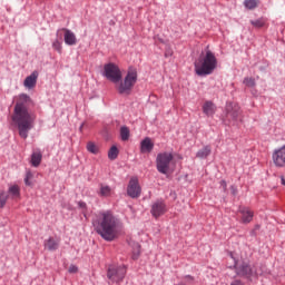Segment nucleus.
Segmentation results:
<instances>
[{
  "instance_id": "nucleus-1",
  "label": "nucleus",
  "mask_w": 285,
  "mask_h": 285,
  "mask_svg": "<svg viewBox=\"0 0 285 285\" xmlns=\"http://www.w3.org/2000/svg\"><path fill=\"white\" fill-rule=\"evenodd\" d=\"M96 233L105 242H115L121 234V220L112 215L111 212L99 213L92 222Z\"/></svg>"
},
{
  "instance_id": "nucleus-2",
  "label": "nucleus",
  "mask_w": 285,
  "mask_h": 285,
  "mask_svg": "<svg viewBox=\"0 0 285 285\" xmlns=\"http://www.w3.org/2000/svg\"><path fill=\"white\" fill-rule=\"evenodd\" d=\"M29 100L30 97H28V95H20L12 116V121L17 124L19 135L22 139L28 137V132H30V130H32V126H35V115H32V112L28 110V107H26V102Z\"/></svg>"
},
{
  "instance_id": "nucleus-3",
  "label": "nucleus",
  "mask_w": 285,
  "mask_h": 285,
  "mask_svg": "<svg viewBox=\"0 0 285 285\" xmlns=\"http://www.w3.org/2000/svg\"><path fill=\"white\" fill-rule=\"evenodd\" d=\"M195 72L198 77L213 75L217 69V57L209 49L203 51L194 63Z\"/></svg>"
},
{
  "instance_id": "nucleus-4",
  "label": "nucleus",
  "mask_w": 285,
  "mask_h": 285,
  "mask_svg": "<svg viewBox=\"0 0 285 285\" xmlns=\"http://www.w3.org/2000/svg\"><path fill=\"white\" fill-rule=\"evenodd\" d=\"M229 257L230 259H234V268L238 277H243L244 279H252V277L264 275V267L252 265L248 261L235 259L233 254H230Z\"/></svg>"
},
{
  "instance_id": "nucleus-5",
  "label": "nucleus",
  "mask_w": 285,
  "mask_h": 285,
  "mask_svg": "<svg viewBox=\"0 0 285 285\" xmlns=\"http://www.w3.org/2000/svg\"><path fill=\"white\" fill-rule=\"evenodd\" d=\"M135 83H137V70L129 69L124 81L118 85L117 90L120 95H130Z\"/></svg>"
},
{
  "instance_id": "nucleus-6",
  "label": "nucleus",
  "mask_w": 285,
  "mask_h": 285,
  "mask_svg": "<svg viewBox=\"0 0 285 285\" xmlns=\"http://www.w3.org/2000/svg\"><path fill=\"white\" fill-rule=\"evenodd\" d=\"M173 164L171 153H160L156 158V168L161 175H168L170 173V165Z\"/></svg>"
},
{
  "instance_id": "nucleus-7",
  "label": "nucleus",
  "mask_w": 285,
  "mask_h": 285,
  "mask_svg": "<svg viewBox=\"0 0 285 285\" xmlns=\"http://www.w3.org/2000/svg\"><path fill=\"white\" fill-rule=\"evenodd\" d=\"M126 265H110L107 272V277L110 282H114V284H121L126 277Z\"/></svg>"
},
{
  "instance_id": "nucleus-8",
  "label": "nucleus",
  "mask_w": 285,
  "mask_h": 285,
  "mask_svg": "<svg viewBox=\"0 0 285 285\" xmlns=\"http://www.w3.org/2000/svg\"><path fill=\"white\" fill-rule=\"evenodd\" d=\"M104 76L112 83H119L121 81V70L112 62L105 65Z\"/></svg>"
},
{
  "instance_id": "nucleus-9",
  "label": "nucleus",
  "mask_w": 285,
  "mask_h": 285,
  "mask_svg": "<svg viewBox=\"0 0 285 285\" xmlns=\"http://www.w3.org/2000/svg\"><path fill=\"white\" fill-rule=\"evenodd\" d=\"M272 159L276 168H285V145L273 151Z\"/></svg>"
},
{
  "instance_id": "nucleus-10",
  "label": "nucleus",
  "mask_w": 285,
  "mask_h": 285,
  "mask_svg": "<svg viewBox=\"0 0 285 285\" xmlns=\"http://www.w3.org/2000/svg\"><path fill=\"white\" fill-rule=\"evenodd\" d=\"M127 194L132 199H137L141 195V186H139V179L131 178L127 187Z\"/></svg>"
},
{
  "instance_id": "nucleus-11",
  "label": "nucleus",
  "mask_w": 285,
  "mask_h": 285,
  "mask_svg": "<svg viewBox=\"0 0 285 285\" xmlns=\"http://www.w3.org/2000/svg\"><path fill=\"white\" fill-rule=\"evenodd\" d=\"M167 212H168V208L166 207V203H164L163 200H156L151 205L150 213L153 217H155V219H158V217H161V215H166Z\"/></svg>"
},
{
  "instance_id": "nucleus-12",
  "label": "nucleus",
  "mask_w": 285,
  "mask_h": 285,
  "mask_svg": "<svg viewBox=\"0 0 285 285\" xmlns=\"http://www.w3.org/2000/svg\"><path fill=\"white\" fill-rule=\"evenodd\" d=\"M226 112H227V118L234 119V120H237V117H239V115H242L239 105H237L235 102H228L226 105Z\"/></svg>"
},
{
  "instance_id": "nucleus-13",
  "label": "nucleus",
  "mask_w": 285,
  "mask_h": 285,
  "mask_svg": "<svg viewBox=\"0 0 285 285\" xmlns=\"http://www.w3.org/2000/svg\"><path fill=\"white\" fill-rule=\"evenodd\" d=\"M238 213L240 214L242 224H250L253 222L254 214L248 207H240Z\"/></svg>"
},
{
  "instance_id": "nucleus-14",
  "label": "nucleus",
  "mask_w": 285,
  "mask_h": 285,
  "mask_svg": "<svg viewBox=\"0 0 285 285\" xmlns=\"http://www.w3.org/2000/svg\"><path fill=\"white\" fill-rule=\"evenodd\" d=\"M65 43L67 46H77V36L70 29H62Z\"/></svg>"
},
{
  "instance_id": "nucleus-15",
  "label": "nucleus",
  "mask_w": 285,
  "mask_h": 285,
  "mask_svg": "<svg viewBox=\"0 0 285 285\" xmlns=\"http://www.w3.org/2000/svg\"><path fill=\"white\" fill-rule=\"evenodd\" d=\"M60 242L61 240L59 238L49 237L48 239L45 240V248L47 250H50L51 253H55V250L59 249Z\"/></svg>"
},
{
  "instance_id": "nucleus-16",
  "label": "nucleus",
  "mask_w": 285,
  "mask_h": 285,
  "mask_svg": "<svg viewBox=\"0 0 285 285\" xmlns=\"http://www.w3.org/2000/svg\"><path fill=\"white\" fill-rule=\"evenodd\" d=\"M37 79H39V72L33 71L30 76H28L24 79V82H23L24 88H29V90L35 88V86H37Z\"/></svg>"
},
{
  "instance_id": "nucleus-17",
  "label": "nucleus",
  "mask_w": 285,
  "mask_h": 285,
  "mask_svg": "<svg viewBox=\"0 0 285 285\" xmlns=\"http://www.w3.org/2000/svg\"><path fill=\"white\" fill-rule=\"evenodd\" d=\"M203 112L207 117H213V115L217 112V106H215L213 101H205L203 105Z\"/></svg>"
},
{
  "instance_id": "nucleus-18",
  "label": "nucleus",
  "mask_w": 285,
  "mask_h": 285,
  "mask_svg": "<svg viewBox=\"0 0 285 285\" xmlns=\"http://www.w3.org/2000/svg\"><path fill=\"white\" fill-rule=\"evenodd\" d=\"M41 159H43V155L41 154V150L39 149L33 150L31 155V166H33V168H38V166L41 165Z\"/></svg>"
},
{
  "instance_id": "nucleus-19",
  "label": "nucleus",
  "mask_w": 285,
  "mask_h": 285,
  "mask_svg": "<svg viewBox=\"0 0 285 285\" xmlns=\"http://www.w3.org/2000/svg\"><path fill=\"white\" fill-rule=\"evenodd\" d=\"M7 195L9 198L11 197L12 199H19V197H21V188H19L18 185H11Z\"/></svg>"
},
{
  "instance_id": "nucleus-20",
  "label": "nucleus",
  "mask_w": 285,
  "mask_h": 285,
  "mask_svg": "<svg viewBox=\"0 0 285 285\" xmlns=\"http://www.w3.org/2000/svg\"><path fill=\"white\" fill-rule=\"evenodd\" d=\"M117 157H119V148H117V146L114 145L110 147L108 151V159H110V161H115Z\"/></svg>"
},
{
  "instance_id": "nucleus-21",
  "label": "nucleus",
  "mask_w": 285,
  "mask_h": 285,
  "mask_svg": "<svg viewBox=\"0 0 285 285\" xmlns=\"http://www.w3.org/2000/svg\"><path fill=\"white\" fill-rule=\"evenodd\" d=\"M120 139L121 141H128L130 139V129L126 126L120 128Z\"/></svg>"
},
{
  "instance_id": "nucleus-22",
  "label": "nucleus",
  "mask_w": 285,
  "mask_h": 285,
  "mask_svg": "<svg viewBox=\"0 0 285 285\" xmlns=\"http://www.w3.org/2000/svg\"><path fill=\"white\" fill-rule=\"evenodd\" d=\"M208 155H210V146H206L203 149L198 150L196 157H198V159H206Z\"/></svg>"
},
{
  "instance_id": "nucleus-23",
  "label": "nucleus",
  "mask_w": 285,
  "mask_h": 285,
  "mask_svg": "<svg viewBox=\"0 0 285 285\" xmlns=\"http://www.w3.org/2000/svg\"><path fill=\"white\" fill-rule=\"evenodd\" d=\"M244 6H245V8H247V10H255V8H257V6H259V1H257V0H245Z\"/></svg>"
},
{
  "instance_id": "nucleus-24",
  "label": "nucleus",
  "mask_w": 285,
  "mask_h": 285,
  "mask_svg": "<svg viewBox=\"0 0 285 285\" xmlns=\"http://www.w3.org/2000/svg\"><path fill=\"white\" fill-rule=\"evenodd\" d=\"M100 195L101 197H110V195H112V189L108 185H102L100 187Z\"/></svg>"
},
{
  "instance_id": "nucleus-25",
  "label": "nucleus",
  "mask_w": 285,
  "mask_h": 285,
  "mask_svg": "<svg viewBox=\"0 0 285 285\" xmlns=\"http://www.w3.org/2000/svg\"><path fill=\"white\" fill-rule=\"evenodd\" d=\"M153 148H154L153 144H141L140 153H142V155H148V154L153 153Z\"/></svg>"
},
{
  "instance_id": "nucleus-26",
  "label": "nucleus",
  "mask_w": 285,
  "mask_h": 285,
  "mask_svg": "<svg viewBox=\"0 0 285 285\" xmlns=\"http://www.w3.org/2000/svg\"><path fill=\"white\" fill-rule=\"evenodd\" d=\"M250 23L254 28H264V26H266V20L264 18H259L256 20H250Z\"/></svg>"
},
{
  "instance_id": "nucleus-27",
  "label": "nucleus",
  "mask_w": 285,
  "mask_h": 285,
  "mask_svg": "<svg viewBox=\"0 0 285 285\" xmlns=\"http://www.w3.org/2000/svg\"><path fill=\"white\" fill-rule=\"evenodd\" d=\"M8 199V194L4 190H0V208H3V206H6Z\"/></svg>"
},
{
  "instance_id": "nucleus-28",
  "label": "nucleus",
  "mask_w": 285,
  "mask_h": 285,
  "mask_svg": "<svg viewBox=\"0 0 285 285\" xmlns=\"http://www.w3.org/2000/svg\"><path fill=\"white\" fill-rule=\"evenodd\" d=\"M88 153H91L92 155L99 154V146L97 144H88L87 145Z\"/></svg>"
},
{
  "instance_id": "nucleus-29",
  "label": "nucleus",
  "mask_w": 285,
  "mask_h": 285,
  "mask_svg": "<svg viewBox=\"0 0 285 285\" xmlns=\"http://www.w3.org/2000/svg\"><path fill=\"white\" fill-rule=\"evenodd\" d=\"M32 177H35V175H32V171H27L26 178H24L26 186H32V181H30Z\"/></svg>"
},
{
  "instance_id": "nucleus-30",
  "label": "nucleus",
  "mask_w": 285,
  "mask_h": 285,
  "mask_svg": "<svg viewBox=\"0 0 285 285\" xmlns=\"http://www.w3.org/2000/svg\"><path fill=\"white\" fill-rule=\"evenodd\" d=\"M52 48H53V50H57V52H59V55H61L62 46L59 40L53 41Z\"/></svg>"
},
{
  "instance_id": "nucleus-31",
  "label": "nucleus",
  "mask_w": 285,
  "mask_h": 285,
  "mask_svg": "<svg viewBox=\"0 0 285 285\" xmlns=\"http://www.w3.org/2000/svg\"><path fill=\"white\" fill-rule=\"evenodd\" d=\"M244 83H245V86H247L248 88H254V86H255V79H254V78H245V79H244Z\"/></svg>"
},
{
  "instance_id": "nucleus-32",
  "label": "nucleus",
  "mask_w": 285,
  "mask_h": 285,
  "mask_svg": "<svg viewBox=\"0 0 285 285\" xmlns=\"http://www.w3.org/2000/svg\"><path fill=\"white\" fill-rule=\"evenodd\" d=\"M140 250L139 245H137L136 249L132 253V259H139Z\"/></svg>"
},
{
  "instance_id": "nucleus-33",
  "label": "nucleus",
  "mask_w": 285,
  "mask_h": 285,
  "mask_svg": "<svg viewBox=\"0 0 285 285\" xmlns=\"http://www.w3.org/2000/svg\"><path fill=\"white\" fill-rule=\"evenodd\" d=\"M165 57H173V48L167 47L165 50Z\"/></svg>"
},
{
  "instance_id": "nucleus-34",
  "label": "nucleus",
  "mask_w": 285,
  "mask_h": 285,
  "mask_svg": "<svg viewBox=\"0 0 285 285\" xmlns=\"http://www.w3.org/2000/svg\"><path fill=\"white\" fill-rule=\"evenodd\" d=\"M220 188L223 189L224 193H226V190H227L226 180H220Z\"/></svg>"
},
{
  "instance_id": "nucleus-35",
  "label": "nucleus",
  "mask_w": 285,
  "mask_h": 285,
  "mask_svg": "<svg viewBox=\"0 0 285 285\" xmlns=\"http://www.w3.org/2000/svg\"><path fill=\"white\" fill-rule=\"evenodd\" d=\"M79 268L75 265L69 266V273H77Z\"/></svg>"
},
{
  "instance_id": "nucleus-36",
  "label": "nucleus",
  "mask_w": 285,
  "mask_h": 285,
  "mask_svg": "<svg viewBox=\"0 0 285 285\" xmlns=\"http://www.w3.org/2000/svg\"><path fill=\"white\" fill-rule=\"evenodd\" d=\"M140 144H153V139L147 137V138L142 139Z\"/></svg>"
},
{
  "instance_id": "nucleus-37",
  "label": "nucleus",
  "mask_w": 285,
  "mask_h": 285,
  "mask_svg": "<svg viewBox=\"0 0 285 285\" xmlns=\"http://www.w3.org/2000/svg\"><path fill=\"white\" fill-rule=\"evenodd\" d=\"M230 285H244V283L239 279H236V281L232 282Z\"/></svg>"
},
{
  "instance_id": "nucleus-38",
  "label": "nucleus",
  "mask_w": 285,
  "mask_h": 285,
  "mask_svg": "<svg viewBox=\"0 0 285 285\" xmlns=\"http://www.w3.org/2000/svg\"><path fill=\"white\" fill-rule=\"evenodd\" d=\"M232 195H237V188L235 186L230 187Z\"/></svg>"
},
{
  "instance_id": "nucleus-39",
  "label": "nucleus",
  "mask_w": 285,
  "mask_h": 285,
  "mask_svg": "<svg viewBox=\"0 0 285 285\" xmlns=\"http://www.w3.org/2000/svg\"><path fill=\"white\" fill-rule=\"evenodd\" d=\"M79 208L86 209V203L79 202L78 203Z\"/></svg>"
},
{
  "instance_id": "nucleus-40",
  "label": "nucleus",
  "mask_w": 285,
  "mask_h": 285,
  "mask_svg": "<svg viewBox=\"0 0 285 285\" xmlns=\"http://www.w3.org/2000/svg\"><path fill=\"white\" fill-rule=\"evenodd\" d=\"M281 184H282L283 186H285V178H284V176H281Z\"/></svg>"
},
{
  "instance_id": "nucleus-41",
  "label": "nucleus",
  "mask_w": 285,
  "mask_h": 285,
  "mask_svg": "<svg viewBox=\"0 0 285 285\" xmlns=\"http://www.w3.org/2000/svg\"><path fill=\"white\" fill-rule=\"evenodd\" d=\"M81 128H83V125H82V126H80V130H81Z\"/></svg>"
},
{
  "instance_id": "nucleus-42",
  "label": "nucleus",
  "mask_w": 285,
  "mask_h": 285,
  "mask_svg": "<svg viewBox=\"0 0 285 285\" xmlns=\"http://www.w3.org/2000/svg\"><path fill=\"white\" fill-rule=\"evenodd\" d=\"M189 279H193V277L189 276Z\"/></svg>"
}]
</instances>
